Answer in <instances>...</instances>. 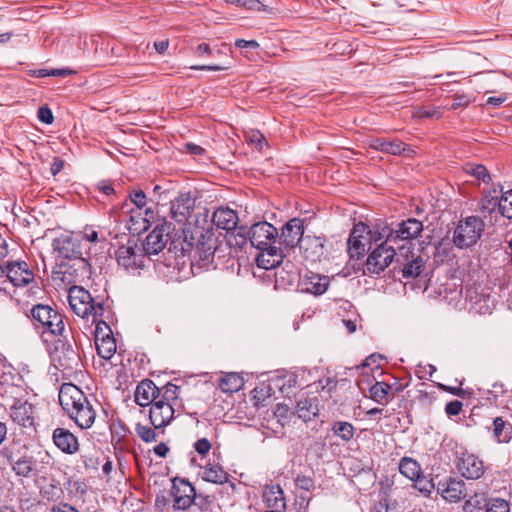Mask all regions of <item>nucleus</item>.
Segmentation results:
<instances>
[{"label": "nucleus", "instance_id": "bf43d9fd", "mask_svg": "<svg viewBox=\"0 0 512 512\" xmlns=\"http://www.w3.org/2000/svg\"><path fill=\"white\" fill-rule=\"evenodd\" d=\"M194 448L195 450L197 451L198 454L200 455H206L210 449H211V443L208 439L206 438H201L199 440H197L194 444Z\"/></svg>", "mask_w": 512, "mask_h": 512}, {"label": "nucleus", "instance_id": "72a5a7b5", "mask_svg": "<svg viewBox=\"0 0 512 512\" xmlns=\"http://www.w3.org/2000/svg\"><path fill=\"white\" fill-rule=\"evenodd\" d=\"M203 479L215 484H223L227 481V473L220 465L208 464L203 471Z\"/></svg>", "mask_w": 512, "mask_h": 512}, {"label": "nucleus", "instance_id": "6e6d98bb", "mask_svg": "<svg viewBox=\"0 0 512 512\" xmlns=\"http://www.w3.org/2000/svg\"><path fill=\"white\" fill-rule=\"evenodd\" d=\"M246 139L255 144L258 149H262L266 145V139L259 131H251L247 134Z\"/></svg>", "mask_w": 512, "mask_h": 512}, {"label": "nucleus", "instance_id": "6e6552de", "mask_svg": "<svg viewBox=\"0 0 512 512\" xmlns=\"http://www.w3.org/2000/svg\"><path fill=\"white\" fill-rule=\"evenodd\" d=\"M278 236L277 229L266 221L257 222L249 228V241L259 250L273 246Z\"/></svg>", "mask_w": 512, "mask_h": 512}, {"label": "nucleus", "instance_id": "2eb2a0df", "mask_svg": "<svg viewBox=\"0 0 512 512\" xmlns=\"http://www.w3.org/2000/svg\"><path fill=\"white\" fill-rule=\"evenodd\" d=\"M437 490L446 501L451 503L460 502L468 496L465 482L458 478H449L445 482H440Z\"/></svg>", "mask_w": 512, "mask_h": 512}, {"label": "nucleus", "instance_id": "3c124183", "mask_svg": "<svg viewBox=\"0 0 512 512\" xmlns=\"http://www.w3.org/2000/svg\"><path fill=\"white\" fill-rule=\"evenodd\" d=\"M501 215L512 219V189L502 192L501 191Z\"/></svg>", "mask_w": 512, "mask_h": 512}, {"label": "nucleus", "instance_id": "a19ab883", "mask_svg": "<svg viewBox=\"0 0 512 512\" xmlns=\"http://www.w3.org/2000/svg\"><path fill=\"white\" fill-rule=\"evenodd\" d=\"M337 383L335 378L326 377L318 380V382L315 383V388L323 398L328 399L331 398L332 394L336 391Z\"/></svg>", "mask_w": 512, "mask_h": 512}, {"label": "nucleus", "instance_id": "4d7b16f0", "mask_svg": "<svg viewBox=\"0 0 512 512\" xmlns=\"http://www.w3.org/2000/svg\"><path fill=\"white\" fill-rule=\"evenodd\" d=\"M295 483L298 488L303 489L305 491H310L311 489L314 488V481L312 480V478L304 475L297 476V478L295 479Z\"/></svg>", "mask_w": 512, "mask_h": 512}, {"label": "nucleus", "instance_id": "f704fd0d", "mask_svg": "<svg viewBox=\"0 0 512 512\" xmlns=\"http://www.w3.org/2000/svg\"><path fill=\"white\" fill-rule=\"evenodd\" d=\"M399 471L410 480H416L421 473L419 463L410 457H404L399 463Z\"/></svg>", "mask_w": 512, "mask_h": 512}, {"label": "nucleus", "instance_id": "69168bd1", "mask_svg": "<svg viewBox=\"0 0 512 512\" xmlns=\"http://www.w3.org/2000/svg\"><path fill=\"white\" fill-rule=\"evenodd\" d=\"M154 196L156 197L157 202L165 201L168 199V191L164 190L162 186L155 185L153 188Z\"/></svg>", "mask_w": 512, "mask_h": 512}, {"label": "nucleus", "instance_id": "338daca9", "mask_svg": "<svg viewBox=\"0 0 512 512\" xmlns=\"http://www.w3.org/2000/svg\"><path fill=\"white\" fill-rule=\"evenodd\" d=\"M185 151L192 155H202L204 153V149L194 143H186L184 145Z\"/></svg>", "mask_w": 512, "mask_h": 512}, {"label": "nucleus", "instance_id": "473e14b6", "mask_svg": "<svg viewBox=\"0 0 512 512\" xmlns=\"http://www.w3.org/2000/svg\"><path fill=\"white\" fill-rule=\"evenodd\" d=\"M226 239L230 247L242 249L246 245L247 240H249V229L245 226L235 227L227 232Z\"/></svg>", "mask_w": 512, "mask_h": 512}, {"label": "nucleus", "instance_id": "412c9836", "mask_svg": "<svg viewBox=\"0 0 512 512\" xmlns=\"http://www.w3.org/2000/svg\"><path fill=\"white\" fill-rule=\"evenodd\" d=\"M304 258L316 262L324 255V240L318 236H305L299 245Z\"/></svg>", "mask_w": 512, "mask_h": 512}, {"label": "nucleus", "instance_id": "c756f323", "mask_svg": "<svg viewBox=\"0 0 512 512\" xmlns=\"http://www.w3.org/2000/svg\"><path fill=\"white\" fill-rule=\"evenodd\" d=\"M493 435L500 443H507L512 438V424L502 417L493 420Z\"/></svg>", "mask_w": 512, "mask_h": 512}, {"label": "nucleus", "instance_id": "cd10ccee", "mask_svg": "<svg viewBox=\"0 0 512 512\" xmlns=\"http://www.w3.org/2000/svg\"><path fill=\"white\" fill-rule=\"evenodd\" d=\"M318 404L316 398L301 396L297 400L296 413L299 418L309 421L318 414Z\"/></svg>", "mask_w": 512, "mask_h": 512}, {"label": "nucleus", "instance_id": "423d86ee", "mask_svg": "<svg viewBox=\"0 0 512 512\" xmlns=\"http://www.w3.org/2000/svg\"><path fill=\"white\" fill-rule=\"evenodd\" d=\"M457 471L468 480H478L485 473L484 462L475 454L464 451L457 455L455 462Z\"/></svg>", "mask_w": 512, "mask_h": 512}, {"label": "nucleus", "instance_id": "4468645a", "mask_svg": "<svg viewBox=\"0 0 512 512\" xmlns=\"http://www.w3.org/2000/svg\"><path fill=\"white\" fill-rule=\"evenodd\" d=\"M174 413L172 403L164 400H156L150 408V423L155 429L163 428L173 420Z\"/></svg>", "mask_w": 512, "mask_h": 512}, {"label": "nucleus", "instance_id": "864d4df0", "mask_svg": "<svg viewBox=\"0 0 512 512\" xmlns=\"http://www.w3.org/2000/svg\"><path fill=\"white\" fill-rule=\"evenodd\" d=\"M371 234H372V231L369 229V227L366 224H364L363 222H359L354 225L350 236H356V237H358V239H364V240H367L366 236H369L368 241H371L372 240Z\"/></svg>", "mask_w": 512, "mask_h": 512}, {"label": "nucleus", "instance_id": "774afa93", "mask_svg": "<svg viewBox=\"0 0 512 512\" xmlns=\"http://www.w3.org/2000/svg\"><path fill=\"white\" fill-rule=\"evenodd\" d=\"M153 451L157 456L165 458L169 452V447L165 443L161 442L154 447Z\"/></svg>", "mask_w": 512, "mask_h": 512}, {"label": "nucleus", "instance_id": "a878e982", "mask_svg": "<svg viewBox=\"0 0 512 512\" xmlns=\"http://www.w3.org/2000/svg\"><path fill=\"white\" fill-rule=\"evenodd\" d=\"M262 252L257 256V265L260 268L269 270L279 266L283 261L282 250L278 247L271 246L260 249Z\"/></svg>", "mask_w": 512, "mask_h": 512}, {"label": "nucleus", "instance_id": "bb28decb", "mask_svg": "<svg viewBox=\"0 0 512 512\" xmlns=\"http://www.w3.org/2000/svg\"><path fill=\"white\" fill-rule=\"evenodd\" d=\"M213 223L217 228L229 232L233 230L238 222V216L235 211L230 208H218L212 217Z\"/></svg>", "mask_w": 512, "mask_h": 512}, {"label": "nucleus", "instance_id": "0eeeda50", "mask_svg": "<svg viewBox=\"0 0 512 512\" xmlns=\"http://www.w3.org/2000/svg\"><path fill=\"white\" fill-rule=\"evenodd\" d=\"M396 245L379 244L368 256L366 268L370 273L379 274L393 261L396 255Z\"/></svg>", "mask_w": 512, "mask_h": 512}, {"label": "nucleus", "instance_id": "20e7f679", "mask_svg": "<svg viewBox=\"0 0 512 512\" xmlns=\"http://www.w3.org/2000/svg\"><path fill=\"white\" fill-rule=\"evenodd\" d=\"M31 316L42 326L44 332L57 336L64 331L63 316L49 305H35L31 309Z\"/></svg>", "mask_w": 512, "mask_h": 512}, {"label": "nucleus", "instance_id": "c85d7f7f", "mask_svg": "<svg viewBox=\"0 0 512 512\" xmlns=\"http://www.w3.org/2000/svg\"><path fill=\"white\" fill-rule=\"evenodd\" d=\"M424 261L420 255L411 254L406 256L402 273L404 278L418 277L423 271Z\"/></svg>", "mask_w": 512, "mask_h": 512}, {"label": "nucleus", "instance_id": "e433bc0d", "mask_svg": "<svg viewBox=\"0 0 512 512\" xmlns=\"http://www.w3.org/2000/svg\"><path fill=\"white\" fill-rule=\"evenodd\" d=\"M390 390V385L385 382L378 381L369 389V397L379 404H387Z\"/></svg>", "mask_w": 512, "mask_h": 512}, {"label": "nucleus", "instance_id": "aec40b11", "mask_svg": "<svg viewBox=\"0 0 512 512\" xmlns=\"http://www.w3.org/2000/svg\"><path fill=\"white\" fill-rule=\"evenodd\" d=\"M215 250V239L201 234L194 250V257L200 266L207 267L213 262Z\"/></svg>", "mask_w": 512, "mask_h": 512}, {"label": "nucleus", "instance_id": "c9c22d12", "mask_svg": "<svg viewBox=\"0 0 512 512\" xmlns=\"http://www.w3.org/2000/svg\"><path fill=\"white\" fill-rule=\"evenodd\" d=\"M371 239L375 242L384 240L382 243H387V245H396L395 229L385 223L380 224L372 232Z\"/></svg>", "mask_w": 512, "mask_h": 512}, {"label": "nucleus", "instance_id": "7c9ffc66", "mask_svg": "<svg viewBox=\"0 0 512 512\" xmlns=\"http://www.w3.org/2000/svg\"><path fill=\"white\" fill-rule=\"evenodd\" d=\"M35 460L26 454L19 456L10 466L18 476L29 477L35 468Z\"/></svg>", "mask_w": 512, "mask_h": 512}, {"label": "nucleus", "instance_id": "a18cd8bd", "mask_svg": "<svg viewBox=\"0 0 512 512\" xmlns=\"http://www.w3.org/2000/svg\"><path fill=\"white\" fill-rule=\"evenodd\" d=\"M364 239H358L356 236H350L348 239V250L352 257L359 258L366 251V243Z\"/></svg>", "mask_w": 512, "mask_h": 512}, {"label": "nucleus", "instance_id": "dca6fc26", "mask_svg": "<svg viewBox=\"0 0 512 512\" xmlns=\"http://www.w3.org/2000/svg\"><path fill=\"white\" fill-rule=\"evenodd\" d=\"M53 248L63 259H80L82 250L79 241L70 235H62L53 242Z\"/></svg>", "mask_w": 512, "mask_h": 512}, {"label": "nucleus", "instance_id": "9b49d317", "mask_svg": "<svg viewBox=\"0 0 512 512\" xmlns=\"http://www.w3.org/2000/svg\"><path fill=\"white\" fill-rule=\"evenodd\" d=\"M171 494L173 496V508L175 510H186L194 502L196 492L188 481L174 478L172 480Z\"/></svg>", "mask_w": 512, "mask_h": 512}, {"label": "nucleus", "instance_id": "37998d69", "mask_svg": "<svg viewBox=\"0 0 512 512\" xmlns=\"http://www.w3.org/2000/svg\"><path fill=\"white\" fill-rule=\"evenodd\" d=\"M61 353L64 357L63 361L60 358V365L63 367V369H73L78 365L79 356L73 348L70 346L63 347Z\"/></svg>", "mask_w": 512, "mask_h": 512}, {"label": "nucleus", "instance_id": "603ef678", "mask_svg": "<svg viewBox=\"0 0 512 512\" xmlns=\"http://www.w3.org/2000/svg\"><path fill=\"white\" fill-rule=\"evenodd\" d=\"M0 453L2 457L7 460L9 465H11L19 456H22L20 450L17 449L16 444H10L3 447Z\"/></svg>", "mask_w": 512, "mask_h": 512}, {"label": "nucleus", "instance_id": "6ab92c4d", "mask_svg": "<svg viewBox=\"0 0 512 512\" xmlns=\"http://www.w3.org/2000/svg\"><path fill=\"white\" fill-rule=\"evenodd\" d=\"M10 417L14 423L22 427L34 425V407L27 401H16L10 409Z\"/></svg>", "mask_w": 512, "mask_h": 512}, {"label": "nucleus", "instance_id": "39448f33", "mask_svg": "<svg viewBox=\"0 0 512 512\" xmlns=\"http://www.w3.org/2000/svg\"><path fill=\"white\" fill-rule=\"evenodd\" d=\"M116 260L120 267L131 275H139L144 269L147 257L143 249L134 246H120L116 250Z\"/></svg>", "mask_w": 512, "mask_h": 512}, {"label": "nucleus", "instance_id": "f03ea898", "mask_svg": "<svg viewBox=\"0 0 512 512\" xmlns=\"http://www.w3.org/2000/svg\"><path fill=\"white\" fill-rule=\"evenodd\" d=\"M68 300L73 312L82 318L92 317V322L103 315V303L96 301L88 290L73 286L69 289Z\"/></svg>", "mask_w": 512, "mask_h": 512}, {"label": "nucleus", "instance_id": "5701e85b", "mask_svg": "<svg viewBox=\"0 0 512 512\" xmlns=\"http://www.w3.org/2000/svg\"><path fill=\"white\" fill-rule=\"evenodd\" d=\"M54 444L64 453L74 454L78 451L79 443L77 438L67 429L56 428L53 431Z\"/></svg>", "mask_w": 512, "mask_h": 512}, {"label": "nucleus", "instance_id": "79ce46f5", "mask_svg": "<svg viewBox=\"0 0 512 512\" xmlns=\"http://www.w3.org/2000/svg\"><path fill=\"white\" fill-rule=\"evenodd\" d=\"M464 170L467 174L472 175L474 178L481 180L484 183H487L491 180L490 174L484 165L468 163L466 164Z\"/></svg>", "mask_w": 512, "mask_h": 512}, {"label": "nucleus", "instance_id": "1a4fd4ad", "mask_svg": "<svg viewBox=\"0 0 512 512\" xmlns=\"http://www.w3.org/2000/svg\"><path fill=\"white\" fill-rule=\"evenodd\" d=\"M3 278L14 286H26L34 279L33 272L25 261H7L3 263Z\"/></svg>", "mask_w": 512, "mask_h": 512}, {"label": "nucleus", "instance_id": "4c0bfd02", "mask_svg": "<svg viewBox=\"0 0 512 512\" xmlns=\"http://www.w3.org/2000/svg\"><path fill=\"white\" fill-rule=\"evenodd\" d=\"M95 346L98 355L105 360H109L115 354L117 349L116 341L113 336L96 341Z\"/></svg>", "mask_w": 512, "mask_h": 512}, {"label": "nucleus", "instance_id": "ddd939ff", "mask_svg": "<svg viewBox=\"0 0 512 512\" xmlns=\"http://www.w3.org/2000/svg\"><path fill=\"white\" fill-rule=\"evenodd\" d=\"M303 235V220L299 218H293L282 227L281 233L278 237L280 239V244L287 248H294L296 245H300V242L305 237Z\"/></svg>", "mask_w": 512, "mask_h": 512}, {"label": "nucleus", "instance_id": "f3484780", "mask_svg": "<svg viewBox=\"0 0 512 512\" xmlns=\"http://www.w3.org/2000/svg\"><path fill=\"white\" fill-rule=\"evenodd\" d=\"M160 389L154 384L152 380L146 379L141 381L134 392L135 402L141 406H149L158 400Z\"/></svg>", "mask_w": 512, "mask_h": 512}, {"label": "nucleus", "instance_id": "f8f14e48", "mask_svg": "<svg viewBox=\"0 0 512 512\" xmlns=\"http://www.w3.org/2000/svg\"><path fill=\"white\" fill-rule=\"evenodd\" d=\"M195 206V200L190 193H180L170 200V217L179 225H184Z\"/></svg>", "mask_w": 512, "mask_h": 512}, {"label": "nucleus", "instance_id": "c03bdc74", "mask_svg": "<svg viewBox=\"0 0 512 512\" xmlns=\"http://www.w3.org/2000/svg\"><path fill=\"white\" fill-rule=\"evenodd\" d=\"M160 389V394L158 400H164L172 403L178 399L179 396V387L173 383H167Z\"/></svg>", "mask_w": 512, "mask_h": 512}, {"label": "nucleus", "instance_id": "8fccbe9b", "mask_svg": "<svg viewBox=\"0 0 512 512\" xmlns=\"http://www.w3.org/2000/svg\"><path fill=\"white\" fill-rule=\"evenodd\" d=\"M486 512H510L509 503L501 498L490 499L485 504Z\"/></svg>", "mask_w": 512, "mask_h": 512}, {"label": "nucleus", "instance_id": "4be33fe9", "mask_svg": "<svg viewBox=\"0 0 512 512\" xmlns=\"http://www.w3.org/2000/svg\"><path fill=\"white\" fill-rule=\"evenodd\" d=\"M329 285V279L326 276L310 272L305 274L299 282L302 291L314 295H322L326 292Z\"/></svg>", "mask_w": 512, "mask_h": 512}, {"label": "nucleus", "instance_id": "ea45409f", "mask_svg": "<svg viewBox=\"0 0 512 512\" xmlns=\"http://www.w3.org/2000/svg\"><path fill=\"white\" fill-rule=\"evenodd\" d=\"M332 432L343 441H350L354 437V426L346 421L334 422Z\"/></svg>", "mask_w": 512, "mask_h": 512}, {"label": "nucleus", "instance_id": "e2e57ef3", "mask_svg": "<svg viewBox=\"0 0 512 512\" xmlns=\"http://www.w3.org/2000/svg\"><path fill=\"white\" fill-rule=\"evenodd\" d=\"M235 46L240 49H256L259 47V44L255 40L237 39L235 41Z\"/></svg>", "mask_w": 512, "mask_h": 512}, {"label": "nucleus", "instance_id": "393cba45", "mask_svg": "<svg viewBox=\"0 0 512 512\" xmlns=\"http://www.w3.org/2000/svg\"><path fill=\"white\" fill-rule=\"evenodd\" d=\"M263 500L271 511L284 512L286 501L284 492L279 485H269L263 489Z\"/></svg>", "mask_w": 512, "mask_h": 512}, {"label": "nucleus", "instance_id": "de8ad7c7", "mask_svg": "<svg viewBox=\"0 0 512 512\" xmlns=\"http://www.w3.org/2000/svg\"><path fill=\"white\" fill-rule=\"evenodd\" d=\"M485 497L484 494L475 493L473 496H470L464 504V510L466 512H476L480 510L483 506H485Z\"/></svg>", "mask_w": 512, "mask_h": 512}, {"label": "nucleus", "instance_id": "052dcab7", "mask_svg": "<svg viewBox=\"0 0 512 512\" xmlns=\"http://www.w3.org/2000/svg\"><path fill=\"white\" fill-rule=\"evenodd\" d=\"M38 118L45 124H51L53 122V114L48 107H40L38 110Z\"/></svg>", "mask_w": 512, "mask_h": 512}, {"label": "nucleus", "instance_id": "680f3d73", "mask_svg": "<svg viewBox=\"0 0 512 512\" xmlns=\"http://www.w3.org/2000/svg\"><path fill=\"white\" fill-rule=\"evenodd\" d=\"M470 103V99L466 95H456L451 103V109L456 110L460 107L467 106Z\"/></svg>", "mask_w": 512, "mask_h": 512}, {"label": "nucleus", "instance_id": "09e8293b", "mask_svg": "<svg viewBox=\"0 0 512 512\" xmlns=\"http://www.w3.org/2000/svg\"><path fill=\"white\" fill-rule=\"evenodd\" d=\"M92 323L95 324V329L93 332L95 342L98 340H103L106 337L113 336L112 331H111L110 327L108 326V324L106 322L100 320V317L96 318V321L92 322Z\"/></svg>", "mask_w": 512, "mask_h": 512}, {"label": "nucleus", "instance_id": "49530a36", "mask_svg": "<svg viewBox=\"0 0 512 512\" xmlns=\"http://www.w3.org/2000/svg\"><path fill=\"white\" fill-rule=\"evenodd\" d=\"M135 432L137 436L146 443L155 442L157 440V434L154 427L151 428L147 425L138 423L135 427Z\"/></svg>", "mask_w": 512, "mask_h": 512}, {"label": "nucleus", "instance_id": "7ed1b4c3", "mask_svg": "<svg viewBox=\"0 0 512 512\" xmlns=\"http://www.w3.org/2000/svg\"><path fill=\"white\" fill-rule=\"evenodd\" d=\"M484 222L477 216L459 221L454 230L453 242L458 248H469L477 243L484 231Z\"/></svg>", "mask_w": 512, "mask_h": 512}, {"label": "nucleus", "instance_id": "f257e3e1", "mask_svg": "<svg viewBox=\"0 0 512 512\" xmlns=\"http://www.w3.org/2000/svg\"><path fill=\"white\" fill-rule=\"evenodd\" d=\"M58 398L63 410L80 428L88 429L93 425L96 419L94 405L76 385L63 384Z\"/></svg>", "mask_w": 512, "mask_h": 512}, {"label": "nucleus", "instance_id": "a211bd4d", "mask_svg": "<svg viewBox=\"0 0 512 512\" xmlns=\"http://www.w3.org/2000/svg\"><path fill=\"white\" fill-rule=\"evenodd\" d=\"M370 148L391 155H408L412 150L398 139L375 138L368 142Z\"/></svg>", "mask_w": 512, "mask_h": 512}, {"label": "nucleus", "instance_id": "2f4dec72", "mask_svg": "<svg viewBox=\"0 0 512 512\" xmlns=\"http://www.w3.org/2000/svg\"><path fill=\"white\" fill-rule=\"evenodd\" d=\"M244 385L243 378L238 373H227L219 380V388L225 393L239 391Z\"/></svg>", "mask_w": 512, "mask_h": 512}, {"label": "nucleus", "instance_id": "5fc2aeb1", "mask_svg": "<svg viewBox=\"0 0 512 512\" xmlns=\"http://www.w3.org/2000/svg\"><path fill=\"white\" fill-rule=\"evenodd\" d=\"M129 198L139 210L145 208L147 205L146 194L141 189L131 191Z\"/></svg>", "mask_w": 512, "mask_h": 512}, {"label": "nucleus", "instance_id": "13d9d810", "mask_svg": "<svg viewBox=\"0 0 512 512\" xmlns=\"http://www.w3.org/2000/svg\"><path fill=\"white\" fill-rule=\"evenodd\" d=\"M463 403L458 400L450 401L445 406V412L448 416H457L460 414Z\"/></svg>", "mask_w": 512, "mask_h": 512}, {"label": "nucleus", "instance_id": "9d476101", "mask_svg": "<svg viewBox=\"0 0 512 512\" xmlns=\"http://www.w3.org/2000/svg\"><path fill=\"white\" fill-rule=\"evenodd\" d=\"M171 232V223L164 222L161 225H157L146 237L143 246L145 255H155L161 252L166 246L169 234Z\"/></svg>", "mask_w": 512, "mask_h": 512}, {"label": "nucleus", "instance_id": "0e129e2a", "mask_svg": "<svg viewBox=\"0 0 512 512\" xmlns=\"http://www.w3.org/2000/svg\"><path fill=\"white\" fill-rule=\"evenodd\" d=\"M97 187L106 196H110L115 193V190L109 181H100L97 184Z\"/></svg>", "mask_w": 512, "mask_h": 512}, {"label": "nucleus", "instance_id": "b1692460", "mask_svg": "<svg viewBox=\"0 0 512 512\" xmlns=\"http://www.w3.org/2000/svg\"><path fill=\"white\" fill-rule=\"evenodd\" d=\"M423 230V224L421 221L415 218H409L398 224L395 229L396 244L398 241H411L417 238Z\"/></svg>", "mask_w": 512, "mask_h": 512}, {"label": "nucleus", "instance_id": "58836bf2", "mask_svg": "<svg viewBox=\"0 0 512 512\" xmlns=\"http://www.w3.org/2000/svg\"><path fill=\"white\" fill-rule=\"evenodd\" d=\"M499 209L501 212V197L497 195L496 189H493V194L491 192L487 193L481 200L480 210L483 213H492L496 209Z\"/></svg>", "mask_w": 512, "mask_h": 512}]
</instances>
